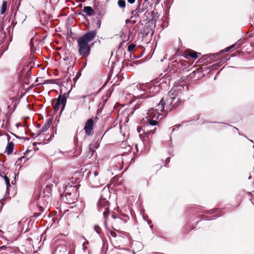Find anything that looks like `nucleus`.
<instances>
[{"label":"nucleus","mask_w":254,"mask_h":254,"mask_svg":"<svg viewBox=\"0 0 254 254\" xmlns=\"http://www.w3.org/2000/svg\"><path fill=\"white\" fill-rule=\"evenodd\" d=\"M96 34L95 31H91L78 39V52L80 55L85 57L89 56L91 49L89 43L94 39Z\"/></svg>","instance_id":"f257e3e1"},{"label":"nucleus","mask_w":254,"mask_h":254,"mask_svg":"<svg viewBox=\"0 0 254 254\" xmlns=\"http://www.w3.org/2000/svg\"><path fill=\"white\" fill-rule=\"evenodd\" d=\"M66 202L68 204H73L77 200L78 193L75 186H70L65 190Z\"/></svg>","instance_id":"f03ea898"},{"label":"nucleus","mask_w":254,"mask_h":254,"mask_svg":"<svg viewBox=\"0 0 254 254\" xmlns=\"http://www.w3.org/2000/svg\"><path fill=\"white\" fill-rule=\"evenodd\" d=\"M164 104L165 103L164 101L161 100L157 105L155 109L154 108H151L150 110H149L147 113L148 115H149V117H151V115L153 114V116L154 118L158 119L161 115V112H162L164 109Z\"/></svg>","instance_id":"7ed1b4c3"},{"label":"nucleus","mask_w":254,"mask_h":254,"mask_svg":"<svg viewBox=\"0 0 254 254\" xmlns=\"http://www.w3.org/2000/svg\"><path fill=\"white\" fill-rule=\"evenodd\" d=\"M66 102V97L64 95L60 96L54 105V109L56 111H58L61 108V111H63L65 106Z\"/></svg>","instance_id":"20e7f679"},{"label":"nucleus","mask_w":254,"mask_h":254,"mask_svg":"<svg viewBox=\"0 0 254 254\" xmlns=\"http://www.w3.org/2000/svg\"><path fill=\"white\" fill-rule=\"evenodd\" d=\"M94 125V121L92 119H90L87 120V121L85 123V126L84 127V130L86 134L87 135H90L91 134L92 130L93 129Z\"/></svg>","instance_id":"39448f33"},{"label":"nucleus","mask_w":254,"mask_h":254,"mask_svg":"<svg viewBox=\"0 0 254 254\" xmlns=\"http://www.w3.org/2000/svg\"><path fill=\"white\" fill-rule=\"evenodd\" d=\"M108 201L106 198H101L98 202V207L99 209L101 211L106 207H108Z\"/></svg>","instance_id":"423d86ee"},{"label":"nucleus","mask_w":254,"mask_h":254,"mask_svg":"<svg viewBox=\"0 0 254 254\" xmlns=\"http://www.w3.org/2000/svg\"><path fill=\"white\" fill-rule=\"evenodd\" d=\"M159 89L158 85H153L152 84H148L147 92L150 93L157 92Z\"/></svg>","instance_id":"0eeeda50"},{"label":"nucleus","mask_w":254,"mask_h":254,"mask_svg":"<svg viewBox=\"0 0 254 254\" xmlns=\"http://www.w3.org/2000/svg\"><path fill=\"white\" fill-rule=\"evenodd\" d=\"M14 144L12 142H8L6 147V152L7 154H10L12 153L13 150Z\"/></svg>","instance_id":"6e6552de"},{"label":"nucleus","mask_w":254,"mask_h":254,"mask_svg":"<svg viewBox=\"0 0 254 254\" xmlns=\"http://www.w3.org/2000/svg\"><path fill=\"white\" fill-rule=\"evenodd\" d=\"M83 11L85 13H86L87 15L89 16L91 15L94 12V11L92 7L90 6L84 7L83 8Z\"/></svg>","instance_id":"1a4fd4ad"},{"label":"nucleus","mask_w":254,"mask_h":254,"mask_svg":"<svg viewBox=\"0 0 254 254\" xmlns=\"http://www.w3.org/2000/svg\"><path fill=\"white\" fill-rule=\"evenodd\" d=\"M7 1L3 0L0 9V14H3L5 13L7 8Z\"/></svg>","instance_id":"9d476101"},{"label":"nucleus","mask_w":254,"mask_h":254,"mask_svg":"<svg viewBox=\"0 0 254 254\" xmlns=\"http://www.w3.org/2000/svg\"><path fill=\"white\" fill-rule=\"evenodd\" d=\"M148 84H139L137 85V88L142 91L147 92Z\"/></svg>","instance_id":"9b49d317"},{"label":"nucleus","mask_w":254,"mask_h":254,"mask_svg":"<svg viewBox=\"0 0 254 254\" xmlns=\"http://www.w3.org/2000/svg\"><path fill=\"white\" fill-rule=\"evenodd\" d=\"M151 118H154L153 116V114L151 115V117H149V115H148V116L147 117V118H149L148 122L150 125L151 126H156L157 125L158 122L155 120H153L151 119Z\"/></svg>","instance_id":"f8f14e48"},{"label":"nucleus","mask_w":254,"mask_h":254,"mask_svg":"<svg viewBox=\"0 0 254 254\" xmlns=\"http://www.w3.org/2000/svg\"><path fill=\"white\" fill-rule=\"evenodd\" d=\"M200 54V53H197L193 51H190L189 54V56H190L191 58H194L195 59H196L198 57V55H199Z\"/></svg>","instance_id":"ddd939ff"},{"label":"nucleus","mask_w":254,"mask_h":254,"mask_svg":"<svg viewBox=\"0 0 254 254\" xmlns=\"http://www.w3.org/2000/svg\"><path fill=\"white\" fill-rule=\"evenodd\" d=\"M118 5L121 8H124L126 6L125 1L124 0H119Z\"/></svg>","instance_id":"4468645a"},{"label":"nucleus","mask_w":254,"mask_h":254,"mask_svg":"<svg viewBox=\"0 0 254 254\" xmlns=\"http://www.w3.org/2000/svg\"><path fill=\"white\" fill-rule=\"evenodd\" d=\"M134 48H135L134 44H130L127 47V50L129 52H131L134 49Z\"/></svg>","instance_id":"2eb2a0df"},{"label":"nucleus","mask_w":254,"mask_h":254,"mask_svg":"<svg viewBox=\"0 0 254 254\" xmlns=\"http://www.w3.org/2000/svg\"><path fill=\"white\" fill-rule=\"evenodd\" d=\"M4 180L5 181V183H6V186L8 188V187H9L10 186V183H9V180L8 178V177H7L5 176H4Z\"/></svg>","instance_id":"dca6fc26"},{"label":"nucleus","mask_w":254,"mask_h":254,"mask_svg":"<svg viewBox=\"0 0 254 254\" xmlns=\"http://www.w3.org/2000/svg\"><path fill=\"white\" fill-rule=\"evenodd\" d=\"M108 211H109V207H106L105 208H104L103 214L105 216L108 213Z\"/></svg>","instance_id":"f3484780"},{"label":"nucleus","mask_w":254,"mask_h":254,"mask_svg":"<svg viewBox=\"0 0 254 254\" xmlns=\"http://www.w3.org/2000/svg\"><path fill=\"white\" fill-rule=\"evenodd\" d=\"M94 229L97 233H99L100 232V228L98 226H95Z\"/></svg>","instance_id":"a211bd4d"},{"label":"nucleus","mask_w":254,"mask_h":254,"mask_svg":"<svg viewBox=\"0 0 254 254\" xmlns=\"http://www.w3.org/2000/svg\"><path fill=\"white\" fill-rule=\"evenodd\" d=\"M235 45V44H234V45H233L231 46H230V47H227V48H226V49H225L224 51H225V52H228V51H229L231 49H232L233 47H234Z\"/></svg>","instance_id":"6ab92c4d"},{"label":"nucleus","mask_w":254,"mask_h":254,"mask_svg":"<svg viewBox=\"0 0 254 254\" xmlns=\"http://www.w3.org/2000/svg\"><path fill=\"white\" fill-rule=\"evenodd\" d=\"M88 244V242L86 241V242L83 244V250H85L87 248L86 245Z\"/></svg>","instance_id":"aec40b11"},{"label":"nucleus","mask_w":254,"mask_h":254,"mask_svg":"<svg viewBox=\"0 0 254 254\" xmlns=\"http://www.w3.org/2000/svg\"><path fill=\"white\" fill-rule=\"evenodd\" d=\"M111 235L112 236H113V237H116V233L115 232H113L112 231L111 232Z\"/></svg>","instance_id":"412c9836"},{"label":"nucleus","mask_w":254,"mask_h":254,"mask_svg":"<svg viewBox=\"0 0 254 254\" xmlns=\"http://www.w3.org/2000/svg\"><path fill=\"white\" fill-rule=\"evenodd\" d=\"M128 2L130 3H133L134 2L135 0H127Z\"/></svg>","instance_id":"4be33fe9"},{"label":"nucleus","mask_w":254,"mask_h":254,"mask_svg":"<svg viewBox=\"0 0 254 254\" xmlns=\"http://www.w3.org/2000/svg\"><path fill=\"white\" fill-rule=\"evenodd\" d=\"M94 177H96L98 175V173L97 171H95L94 173Z\"/></svg>","instance_id":"5701e85b"},{"label":"nucleus","mask_w":254,"mask_h":254,"mask_svg":"<svg viewBox=\"0 0 254 254\" xmlns=\"http://www.w3.org/2000/svg\"><path fill=\"white\" fill-rule=\"evenodd\" d=\"M108 190V189H104L103 190V191L104 192V191H107Z\"/></svg>","instance_id":"b1692460"},{"label":"nucleus","mask_w":254,"mask_h":254,"mask_svg":"<svg viewBox=\"0 0 254 254\" xmlns=\"http://www.w3.org/2000/svg\"><path fill=\"white\" fill-rule=\"evenodd\" d=\"M29 152V151H27L25 154H24V155L26 157L27 155V154Z\"/></svg>","instance_id":"393cba45"},{"label":"nucleus","mask_w":254,"mask_h":254,"mask_svg":"<svg viewBox=\"0 0 254 254\" xmlns=\"http://www.w3.org/2000/svg\"><path fill=\"white\" fill-rule=\"evenodd\" d=\"M2 234H3V232L0 230V235Z\"/></svg>","instance_id":"a878e982"},{"label":"nucleus","mask_w":254,"mask_h":254,"mask_svg":"<svg viewBox=\"0 0 254 254\" xmlns=\"http://www.w3.org/2000/svg\"><path fill=\"white\" fill-rule=\"evenodd\" d=\"M136 16H138V14H137V12H135L134 16H136Z\"/></svg>","instance_id":"bb28decb"},{"label":"nucleus","mask_w":254,"mask_h":254,"mask_svg":"<svg viewBox=\"0 0 254 254\" xmlns=\"http://www.w3.org/2000/svg\"><path fill=\"white\" fill-rule=\"evenodd\" d=\"M112 217L114 218V219H115L116 218V217L114 215H112Z\"/></svg>","instance_id":"cd10ccee"},{"label":"nucleus","mask_w":254,"mask_h":254,"mask_svg":"<svg viewBox=\"0 0 254 254\" xmlns=\"http://www.w3.org/2000/svg\"><path fill=\"white\" fill-rule=\"evenodd\" d=\"M47 130V127H45V128H43V131H44V130Z\"/></svg>","instance_id":"c85d7f7f"},{"label":"nucleus","mask_w":254,"mask_h":254,"mask_svg":"<svg viewBox=\"0 0 254 254\" xmlns=\"http://www.w3.org/2000/svg\"><path fill=\"white\" fill-rule=\"evenodd\" d=\"M98 23H99V25L100 24V23H101V21H98Z\"/></svg>","instance_id":"c756f323"},{"label":"nucleus","mask_w":254,"mask_h":254,"mask_svg":"<svg viewBox=\"0 0 254 254\" xmlns=\"http://www.w3.org/2000/svg\"><path fill=\"white\" fill-rule=\"evenodd\" d=\"M82 97H83V98H85V96H82Z\"/></svg>","instance_id":"7c9ffc66"}]
</instances>
